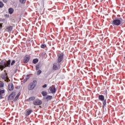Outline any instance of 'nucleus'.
Returning a JSON list of instances; mask_svg holds the SVG:
<instances>
[{
  "mask_svg": "<svg viewBox=\"0 0 125 125\" xmlns=\"http://www.w3.org/2000/svg\"><path fill=\"white\" fill-rule=\"evenodd\" d=\"M10 63H11V60H8L7 62H5L3 61H2L0 62V69L1 71H3L4 68L8 67L10 68Z\"/></svg>",
  "mask_w": 125,
  "mask_h": 125,
  "instance_id": "obj_1",
  "label": "nucleus"
},
{
  "mask_svg": "<svg viewBox=\"0 0 125 125\" xmlns=\"http://www.w3.org/2000/svg\"><path fill=\"white\" fill-rule=\"evenodd\" d=\"M20 94H21V93L20 92L17 94V95L15 97V95H16V92H13L9 96L8 100H9L10 101H12V100H13V101H15V102L17 101L18 100V98H19V96H20Z\"/></svg>",
  "mask_w": 125,
  "mask_h": 125,
  "instance_id": "obj_2",
  "label": "nucleus"
},
{
  "mask_svg": "<svg viewBox=\"0 0 125 125\" xmlns=\"http://www.w3.org/2000/svg\"><path fill=\"white\" fill-rule=\"evenodd\" d=\"M122 22H123V19L121 18H116V19L113 20L111 24L113 25V26H120Z\"/></svg>",
  "mask_w": 125,
  "mask_h": 125,
  "instance_id": "obj_3",
  "label": "nucleus"
},
{
  "mask_svg": "<svg viewBox=\"0 0 125 125\" xmlns=\"http://www.w3.org/2000/svg\"><path fill=\"white\" fill-rule=\"evenodd\" d=\"M1 78L2 80H4V82H6V83L10 82L9 78H8V77L7 76V73H5V70L4 71V73L1 75Z\"/></svg>",
  "mask_w": 125,
  "mask_h": 125,
  "instance_id": "obj_4",
  "label": "nucleus"
},
{
  "mask_svg": "<svg viewBox=\"0 0 125 125\" xmlns=\"http://www.w3.org/2000/svg\"><path fill=\"white\" fill-rule=\"evenodd\" d=\"M36 85H37V82L36 81H33L32 83H30L28 87L29 90H32V89L36 87Z\"/></svg>",
  "mask_w": 125,
  "mask_h": 125,
  "instance_id": "obj_5",
  "label": "nucleus"
},
{
  "mask_svg": "<svg viewBox=\"0 0 125 125\" xmlns=\"http://www.w3.org/2000/svg\"><path fill=\"white\" fill-rule=\"evenodd\" d=\"M33 104L35 105V106L42 105V101L39 99H37L33 101Z\"/></svg>",
  "mask_w": 125,
  "mask_h": 125,
  "instance_id": "obj_6",
  "label": "nucleus"
},
{
  "mask_svg": "<svg viewBox=\"0 0 125 125\" xmlns=\"http://www.w3.org/2000/svg\"><path fill=\"white\" fill-rule=\"evenodd\" d=\"M53 69L54 70H59L60 69L61 66H60V62H56L54 63V65L53 66Z\"/></svg>",
  "mask_w": 125,
  "mask_h": 125,
  "instance_id": "obj_7",
  "label": "nucleus"
},
{
  "mask_svg": "<svg viewBox=\"0 0 125 125\" xmlns=\"http://www.w3.org/2000/svg\"><path fill=\"white\" fill-rule=\"evenodd\" d=\"M49 90H50L51 93H55L56 92V88H55V86L52 85L50 87Z\"/></svg>",
  "mask_w": 125,
  "mask_h": 125,
  "instance_id": "obj_8",
  "label": "nucleus"
},
{
  "mask_svg": "<svg viewBox=\"0 0 125 125\" xmlns=\"http://www.w3.org/2000/svg\"><path fill=\"white\" fill-rule=\"evenodd\" d=\"M64 56V55L63 53L60 54L58 55V62L60 63L62 60H63V57Z\"/></svg>",
  "mask_w": 125,
  "mask_h": 125,
  "instance_id": "obj_9",
  "label": "nucleus"
},
{
  "mask_svg": "<svg viewBox=\"0 0 125 125\" xmlns=\"http://www.w3.org/2000/svg\"><path fill=\"white\" fill-rule=\"evenodd\" d=\"M8 89L10 91L13 90V89H14V85H13V83H10L8 85Z\"/></svg>",
  "mask_w": 125,
  "mask_h": 125,
  "instance_id": "obj_10",
  "label": "nucleus"
},
{
  "mask_svg": "<svg viewBox=\"0 0 125 125\" xmlns=\"http://www.w3.org/2000/svg\"><path fill=\"white\" fill-rule=\"evenodd\" d=\"M4 94V90L0 88V99H2V96Z\"/></svg>",
  "mask_w": 125,
  "mask_h": 125,
  "instance_id": "obj_11",
  "label": "nucleus"
},
{
  "mask_svg": "<svg viewBox=\"0 0 125 125\" xmlns=\"http://www.w3.org/2000/svg\"><path fill=\"white\" fill-rule=\"evenodd\" d=\"M29 60H30L29 57H28V56H25L23 60V62L25 63H28V62H29Z\"/></svg>",
  "mask_w": 125,
  "mask_h": 125,
  "instance_id": "obj_12",
  "label": "nucleus"
},
{
  "mask_svg": "<svg viewBox=\"0 0 125 125\" xmlns=\"http://www.w3.org/2000/svg\"><path fill=\"white\" fill-rule=\"evenodd\" d=\"M45 99L47 101H49V100H51V99H52V96L47 95L45 97Z\"/></svg>",
  "mask_w": 125,
  "mask_h": 125,
  "instance_id": "obj_13",
  "label": "nucleus"
},
{
  "mask_svg": "<svg viewBox=\"0 0 125 125\" xmlns=\"http://www.w3.org/2000/svg\"><path fill=\"white\" fill-rule=\"evenodd\" d=\"M99 99L101 100V101H104V96L102 95H100L99 96Z\"/></svg>",
  "mask_w": 125,
  "mask_h": 125,
  "instance_id": "obj_14",
  "label": "nucleus"
},
{
  "mask_svg": "<svg viewBox=\"0 0 125 125\" xmlns=\"http://www.w3.org/2000/svg\"><path fill=\"white\" fill-rule=\"evenodd\" d=\"M13 28V27L12 26H10L6 28V30L7 32H11L12 31Z\"/></svg>",
  "mask_w": 125,
  "mask_h": 125,
  "instance_id": "obj_15",
  "label": "nucleus"
},
{
  "mask_svg": "<svg viewBox=\"0 0 125 125\" xmlns=\"http://www.w3.org/2000/svg\"><path fill=\"white\" fill-rule=\"evenodd\" d=\"M14 10H13V9L12 8H10L9 9V14H12V13H13Z\"/></svg>",
  "mask_w": 125,
  "mask_h": 125,
  "instance_id": "obj_16",
  "label": "nucleus"
},
{
  "mask_svg": "<svg viewBox=\"0 0 125 125\" xmlns=\"http://www.w3.org/2000/svg\"><path fill=\"white\" fill-rule=\"evenodd\" d=\"M42 96H46L47 95V92L45 91H43L42 92Z\"/></svg>",
  "mask_w": 125,
  "mask_h": 125,
  "instance_id": "obj_17",
  "label": "nucleus"
},
{
  "mask_svg": "<svg viewBox=\"0 0 125 125\" xmlns=\"http://www.w3.org/2000/svg\"><path fill=\"white\" fill-rule=\"evenodd\" d=\"M35 99H36V98L35 97H31L28 99V101H33V100H34Z\"/></svg>",
  "mask_w": 125,
  "mask_h": 125,
  "instance_id": "obj_18",
  "label": "nucleus"
},
{
  "mask_svg": "<svg viewBox=\"0 0 125 125\" xmlns=\"http://www.w3.org/2000/svg\"><path fill=\"white\" fill-rule=\"evenodd\" d=\"M38 62H39V60H38V59H35L33 61V63H34V64H37Z\"/></svg>",
  "mask_w": 125,
  "mask_h": 125,
  "instance_id": "obj_19",
  "label": "nucleus"
},
{
  "mask_svg": "<svg viewBox=\"0 0 125 125\" xmlns=\"http://www.w3.org/2000/svg\"><path fill=\"white\" fill-rule=\"evenodd\" d=\"M31 113H32V110H28L26 112L25 115L26 116H29V115H30Z\"/></svg>",
  "mask_w": 125,
  "mask_h": 125,
  "instance_id": "obj_20",
  "label": "nucleus"
},
{
  "mask_svg": "<svg viewBox=\"0 0 125 125\" xmlns=\"http://www.w3.org/2000/svg\"><path fill=\"white\" fill-rule=\"evenodd\" d=\"M3 86H4V83H3L2 82H0V88L3 87Z\"/></svg>",
  "mask_w": 125,
  "mask_h": 125,
  "instance_id": "obj_21",
  "label": "nucleus"
},
{
  "mask_svg": "<svg viewBox=\"0 0 125 125\" xmlns=\"http://www.w3.org/2000/svg\"><path fill=\"white\" fill-rule=\"evenodd\" d=\"M41 74H42V70H39L37 71V75H38V76H39V75H41Z\"/></svg>",
  "mask_w": 125,
  "mask_h": 125,
  "instance_id": "obj_22",
  "label": "nucleus"
},
{
  "mask_svg": "<svg viewBox=\"0 0 125 125\" xmlns=\"http://www.w3.org/2000/svg\"><path fill=\"white\" fill-rule=\"evenodd\" d=\"M15 64V60H13L11 63V65L13 66Z\"/></svg>",
  "mask_w": 125,
  "mask_h": 125,
  "instance_id": "obj_23",
  "label": "nucleus"
},
{
  "mask_svg": "<svg viewBox=\"0 0 125 125\" xmlns=\"http://www.w3.org/2000/svg\"><path fill=\"white\" fill-rule=\"evenodd\" d=\"M21 3H25L26 2V0H20Z\"/></svg>",
  "mask_w": 125,
  "mask_h": 125,
  "instance_id": "obj_24",
  "label": "nucleus"
},
{
  "mask_svg": "<svg viewBox=\"0 0 125 125\" xmlns=\"http://www.w3.org/2000/svg\"><path fill=\"white\" fill-rule=\"evenodd\" d=\"M106 100H104L103 103V107H104L105 105H106Z\"/></svg>",
  "mask_w": 125,
  "mask_h": 125,
  "instance_id": "obj_25",
  "label": "nucleus"
},
{
  "mask_svg": "<svg viewBox=\"0 0 125 125\" xmlns=\"http://www.w3.org/2000/svg\"><path fill=\"white\" fill-rule=\"evenodd\" d=\"M0 7H3V3L1 1H0Z\"/></svg>",
  "mask_w": 125,
  "mask_h": 125,
  "instance_id": "obj_26",
  "label": "nucleus"
},
{
  "mask_svg": "<svg viewBox=\"0 0 125 125\" xmlns=\"http://www.w3.org/2000/svg\"><path fill=\"white\" fill-rule=\"evenodd\" d=\"M45 44H42L41 45V47L42 48H44V47H45Z\"/></svg>",
  "mask_w": 125,
  "mask_h": 125,
  "instance_id": "obj_27",
  "label": "nucleus"
},
{
  "mask_svg": "<svg viewBox=\"0 0 125 125\" xmlns=\"http://www.w3.org/2000/svg\"><path fill=\"white\" fill-rule=\"evenodd\" d=\"M47 86V85L46 84H45L42 86V87H43L44 88L46 87Z\"/></svg>",
  "mask_w": 125,
  "mask_h": 125,
  "instance_id": "obj_28",
  "label": "nucleus"
},
{
  "mask_svg": "<svg viewBox=\"0 0 125 125\" xmlns=\"http://www.w3.org/2000/svg\"><path fill=\"white\" fill-rule=\"evenodd\" d=\"M1 28H2V25L1 24H0V29H1Z\"/></svg>",
  "mask_w": 125,
  "mask_h": 125,
  "instance_id": "obj_29",
  "label": "nucleus"
},
{
  "mask_svg": "<svg viewBox=\"0 0 125 125\" xmlns=\"http://www.w3.org/2000/svg\"><path fill=\"white\" fill-rule=\"evenodd\" d=\"M3 2H6L7 1L6 0H3Z\"/></svg>",
  "mask_w": 125,
  "mask_h": 125,
  "instance_id": "obj_30",
  "label": "nucleus"
},
{
  "mask_svg": "<svg viewBox=\"0 0 125 125\" xmlns=\"http://www.w3.org/2000/svg\"><path fill=\"white\" fill-rule=\"evenodd\" d=\"M36 70H39V67L36 66Z\"/></svg>",
  "mask_w": 125,
  "mask_h": 125,
  "instance_id": "obj_31",
  "label": "nucleus"
}]
</instances>
